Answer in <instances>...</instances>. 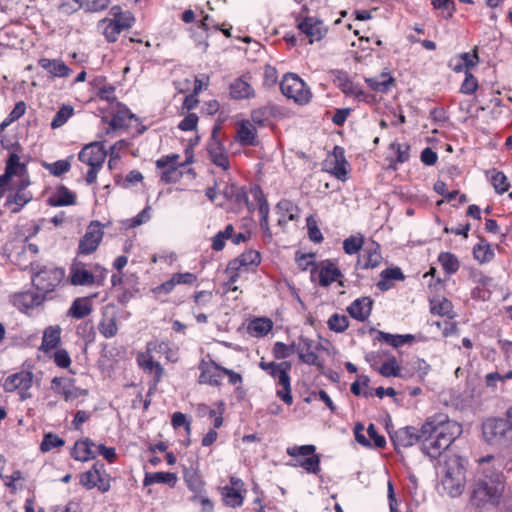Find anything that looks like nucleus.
Masks as SVG:
<instances>
[{"instance_id":"obj_53","label":"nucleus","mask_w":512,"mask_h":512,"mask_svg":"<svg viewBox=\"0 0 512 512\" xmlns=\"http://www.w3.org/2000/svg\"><path fill=\"white\" fill-rule=\"evenodd\" d=\"M73 113L74 110L71 106H62L53 117L51 127L53 129H56L63 126L67 122V120L73 115Z\"/></svg>"},{"instance_id":"obj_26","label":"nucleus","mask_w":512,"mask_h":512,"mask_svg":"<svg viewBox=\"0 0 512 512\" xmlns=\"http://www.w3.org/2000/svg\"><path fill=\"white\" fill-rule=\"evenodd\" d=\"M365 82L375 92L388 93L395 84V79L388 72H382L374 77L365 78Z\"/></svg>"},{"instance_id":"obj_32","label":"nucleus","mask_w":512,"mask_h":512,"mask_svg":"<svg viewBox=\"0 0 512 512\" xmlns=\"http://www.w3.org/2000/svg\"><path fill=\"white\" fill-rule=\"evenodd\" d=\"M254 95V89L242 78H237L230 84V96L233 99H249L254 97Z\"/></svg>"},{"instance_id":"obj_47","label":"nucleus","mask_w":512,"mask_h":512,"mask_svg":"<svg viewBox=\"0 0 512 512\" xmlns=\"http://www.w3.org/2000/svg\"><path fill=\"white\" fill-rule=\"evenodd\" d=\"M71 456L77 461L86 462L90 459H94L96 454L87 453V441L85 438L75 442L71 450Z\"/></svg>"},{"instance_id":"obj_64","label":"nucleus","mask_w":512,"mask_h":512,"mask_svg":"<svg viewBox=\"0 0 512 512\" xmlns=\"http://www.w3.org/2000/svg\"><path fill=\"white\" fill-rule=\"evenodd\" d=\"M308 236L314 243H321L323 235L318 228L317 222L310 216L307 218Z\"/></svg>"},{"instance_id":"obj_33","label":"nucleus","mask_w":512,"mask_h":512,"mask_svg":"<svg viewBox=\"0 0 512 512\" xmlns=\"http://www.w3.org/2000/svg\"><path fill=\"white\" fill-rule=\"evenodd\" d=\"M32 200V194L27 191H17L6 198L5 206L11 209L12 213H18Z\"/></svg>"},{"instance_id":"obj_39","label":"nucleus","mask_w":512,"mask_h":512,"mask_svg":"<svg viewBox=\"0 0 512 512\" xmlns=\"http://www.w3.org/2000/svg\"><path fill=\"white\" fill-rule=\"evenodd\" d=\"M249 192L253 196L255 202L258 205L260 219L268 218L269 204L261 187L258 184H254L250 187Z\"/></svg>"},{"instance_id":"obj_19","label":"nucleus","mask_w":512,"mask_h":512,"mask_svg":"<svg viewBox=\"0 0 512 512\" xmlns=\"http://www.w3.org/2000/svg\"><path fill=\"white\" fill-rule=\"evenodd\" d=\"M199 368L201 370L199 383L208 384L213 387H218L221 385V368H224L223 366L217 364L215 361H211L210 363L202 362Z\"/></svg>"},{"instance_id":"obj_10","label":"nucleus","mask_w":512,"mask_h":512,"mask_svg":"<svg viewBox=\"0 0 512 512\" xmlns=\"http://www.w3.org/2000/svg\"><path fill=\"white\" fill-rule=\"evenodd\" d=\"M103 234L101 223L99 221H92L79 241L78 253L90 255L95 252L102 241Z\"/></svg>"},{"instance_id":"obj_46","label":"nucleus","mask_w":512,"mask_h":512,"mask_svg":"<svg viewBox=\"0 0 512 512\" xmlns=\"http://www.w3.org/2000/svg\"><path fill=\"white\" fill-rule=\"evenodd\" d=\"M273 327V323L268 318H256L249 325V330L257 337L267 335Z\"/></svg>"},{"instance_id":"obj_54","label":"nucleus","mask_w":512,"mask_h":512,"mask_svg":"<svg viewBox=\"0 0 512 512\" xmlns=\"http://www.w3.org/2000/svg\"><path fill=\"white\" fill-rule=\"evenodd\" d=\"M65 444V441L60 438L57 434L46 433L40 445L42 452H48L53 448L61 447Z\"/></svg>"},{"instance_id":"obj_13","label":"nucleus","mask_w":512,"mask_h":512,"mask_svg":"<svg viewBox=\"0 0 512 512\" xmlns=\"http://www.w3.org/2000/svg\"><path fill=\"white\" fill-rule=\"evenodd\" d=\"M51 389L55 394L61 395L65 401H73L87 392L76 387L74 380L67 377H54L51 381Z\"/></svg>"},{"instance_id":"obj_7","label":"nucleus","mask_w":512,"mask_h":512,"mask_svg":"<svg viewBox=\"0 0 512 512\" xmlns=\"http://www.w3.org/2000/svg\"><path fill=\"white\" fill-rule=\"evenodd\" d=\"M282 94L293 99L295 103L300 105L307 104L311 99V91L307 84L294 73H287L280 82Z\"/></svg>"},{"instance_id":"obj_62","label":"nucleus","mask_w":512,"mask_h":512,"mask_svg":"<svg viewBox=\"0 0 512 512\" xmlns=\"http://www.w3.org/2000/svg\"><path fill=\"white\" fill-rule=\"evenodd\" d=\"M172 426L177 429L179 427H184L187 434L191 432V421L188 417L182 412H175L172 415L171 419Z\"/></svg>"},{"instance_id":"obj_63","label":"nucleus","mask_w":512,"mask_h":512,"mask_svg":"<svg viewBox=\"0 0 512 512\" xmlns=\"http://www.w3.org/2000/svg\"><path fill=\"white\" fill-rule=\"evenodd\" d=\"M295 345H286L283 342H276L273 347V354L277 359L289 357L294 352Z\"/></svg>"},{"instance_id":"obj_60","label":"nucleus","mask_w":512,"mask_h":512,"mask_svg":"<svg viewBox=\"0 0 512 512\" xmlns=\"http://www.w3.org/2000/svg\"><path fill=\"white\" fill-rule=\"evenodd\" d=\"M363 246V238L350 236L343 241V249L346 254L353 255L358 253Z\"/></svg>"},{"instance_id":"obj_37","label":"nucleus","mask_w":512,"mask_h":512,"mask_svg":"<svg viewBox=\"0 0 512 512\" xmlns=\"http://www.w3.org/2000/svg\"><path fill=\"white\" fill-rule=\"evenodd\" d=\"M98 28L102 30L105 39L109 43L116 42L121 32L124 31V29H122L118 24L112 22L109 18L100 20Z\"/></svg>"},{"instance_id":"obj_42","label":"nucleus","mask_w":512,"mask_h":512,"mask_svg":"<svg viewBox=\"0 0 512 512\" xmlns=\"http://www.w3.org/2000/svg\"><path fill=\"white\" fill-rule=\"evenodd\" d=\"M5 171L12 176H24V174H27L26 165L20 162V157L16 153L9 154L6 160Z\"/></svg>"},{"instance_id":"obj_9","label":"nucleus","mask_w":512,"mask_h":512,"mask_svg":"<svg viewBox=\"0 0 512 512\" xmlns=\"http://www.w3.org/2000/svg\"><path fill=\"white\" fill-rule=\"evenodd\" d=\"M80 484L87 490L97 488L101 493H106L111 488V477L105 469L104 463L97 461L90 470L80 475Z\"/></svg>"},{"instance_id":"obj_31","label":"nucleus","mask_w":512,"mask_h":512,"mask_svg":"<svg viewBox=\"0 0 512 512\" xmlns=\"http://www.w3.org/2000/svg\"><path fill=\"white\" fill-rule=\"evenodd\" d=\"M257 131L249 121H242L237 130L236 140L242 146L256 145Z\"/></svg>"},{"instance_id":"obj_25","label":"nucleus","mask_w":512,"mask_h":512,"mask_svg":"<svg viewBox=\"0 0 512 512\" xmlns=\"http://www.w3.org/2000/svg\"><path fill=\"white\" fill-rule=\"evenodd\" d=\"M38 65L47 71L51 77L65 78L72 73V70L61 59L41 58Z\"/></svg>"},{"instance_id":"obj_1","label":"nucleus","mask_w":512,"mask_h":512,"mask_svg":"<svg viewBox=\"0 0 512 512\" xmlns=\"http://www.w3.org/2000/svg\"><path fill=\"white\" fill-rule=\"evenodd\" d=\"M493 458L487 455L478 460L480 468L469 486V503L479 512H493L504 501L506 483L503 474L486 466Z\"/></svg>"},{"instance_id":"obj_61","label":"nucleus","mask_w":512,"mask_h":512,"mask_svg":"<svg viewBox=\"0 0 512 512\" xmlns=\"http://www.w3.org/2000/svg\"><path fill=\"white\" fill-rule=\"evenodd\" d=\"M478 89V81L470 71H465V79L461 85L460 92L466 95L473 94Z\"/></svg>"},{"instance_id":"obj_14","label":"nucleus","mask_w":512,"mask_h":512,"mask_svg":"<svg viewBox=\"0 0 512 512\" xmlns=\"http://www.w3.org/2000/svg\"><path fill=\"white\" fill-rule=\"evenodd\" d=\"M318 277L319 285L328 287L334 281L342 277L340 269L331 261H323L311 270V278Z\"/></svg>"},{"instance_id":"obj_21","label":"nucleus","mask_w":512,"mask_h":512,"mask_svg":"<svg viewBox=\"0 0 512 512\" xmlns=\"http://www.w3.org/2000/svg\"><path fill=\"white\" fill-rule=\"evenodd\" d=\"M372 305L370 297L357 298L347 307V312L353 319L363 322L370 316Z\"/></svg>"},{"instance_id":"obj_52","label":"nucleus","mask_w":512,"mask_h":512,"mask_svg":"<svg viewBox=\"0 0 512 512\" xmlns=\"http://www.w3.org/2000/svg\"><path fill=\"white\" fill-rule=\"evenodd\" d=\"M327 324L330 330L342 333L349 327V320L347 316L335 313L330 316Z\"/></svg>"},{"instance_id":"obj_40","label":"nucleus","mask_w":512,"mask_h":512,"mask_svg":"<svg viewBox=\"0 0 512 512\" xmlns=\"http://www.w3.org/2000/svg\"><path fill=\"white\" fill-rule=\"evenodd\" d=\"M376 339L378 341L386 342L392 347L398 348L406 343L412 342L414 340V336L411 334L393 335L383 331H378Z\"/></svg>"},{"instance_id":"obj_27","label":"nucleus","mask_w":512,"mask_h":512,"mask_svg":"<svg viewBox=\"0 0 512 512\" xmlns=\"http://www.w3.org/2000/svg\"><path fill=\"white\" fill-rule=\"evenodd\" d=\"M75 202V193L64 185L59 186L47 200L48 205L51 207L69 206L75 204Z\"/></svg>"},{"instance_id":"obj_24","label":"nucleus","mask_w":512,"mask_h":512,"mask_svg":"<svg viewBox=\"0 0 512 512\" xmlns=\"http://www.w3.org/2000/svg\"><path fill=\"white\" fill-rule=\"evenodd\" d=\"M261 262V256L258 251L248 250L243 252L238 258L230 261L227 270H248V267H256Z\"/></svg>"},{"instance_id":"obj_8","label":"nucleus","mask_w":512,"mask_h":512,"mask_svg":"<svg viewBox=\"0 0 512 512\" xmlns=\"http://www.w3.org/2000/svg\"><path fill=\"white\" fill-rule=\"evenodd\" d=\"M65 270L52 265H45L38 268L33 274V285L39 292L44 294L52 292L63 281Z\"/></svg>"},{"instance_id":"obj_59","label":"nucleus","mask_w":512,"mask_h":512,"mask_svg":"<svg viewBox=\"0 0 512 512\" xmlns=\"http://www.w3.org/2000/svg\"><path fill=\"white\" fill-rule=\"evenodd\" d=\"M316 447L311 444L307 445H301V446H294V447H288L286 450V453L294 458L300 457V456H311L315 454Z\"/></svg>"},{"instance_id":"obj_56","label":"nucleus","mask_w":512,"mask_h":512,"mask_svg":"<svg viewBox=\"0 0 512 512\" xmlns=\"http://www.w3.org/2000/svg\"><path fill=\"white\" fill-rule=\"evenodd\" d=\"M272 113L271 108L268 106L260 107L257 109H254L251 112V120L254 124H257L259 126H264L266 122L270 119Z\"/></svg>"},{"instance_id":"obj_48","label":"nucleus","mask_w":512,"mask_h":512,"mask_svg":"<svg viewBox=\"0 0 512 512\" xmlns=\"http://www.w3.org/2000/svg\"><path fill=\"white\" fill-rule=\"evenodd\" d=\"M100 334L106 339L114 337L118 332V326L115 318L104 317L98 324Z\"/></svg>"},{"instance_id":"obj_22","label":"nucleus","mask_w":512,"mask_h":512,"mask_svg":"<svg viewBox=\"0 0 512 512\" xmlns=\"http://www.w3.org/2000/svg\"><path fill=\"white\" fill-rule=\"evenodd\" d=\"M298 28L310 38V42L322 39L327 32L323 22L313 17L304 18Z\"/></svg>"},{"instance_id":"obj_58","label":"nucleus","mask_w":512,"mask_h":512,"mask_svg":"<svg viewBox=\"0 0 512 512\" xmlns=\"http://www.w3.org/2000/svg\"><path fill=\"white\" fill-rule=\"evenodd\" d=\"M458 60H460L463 63V66L466 67V71H470L472 68L476 67L479 63V56H478V47L476 46L472 53L465 52L461 53L458 56Z\"/></svg>"},{"instance_id":"obj_3","label":"nucleus","mask_w":512,"mask_h":512,"mask_svg":"<svg viewBox=\"0 0 512 512\" xmlns=\"http://www.w3.org/2000/svg\"><path fill=\"white\" fill-rule=\"evenodd\" d=\"M440 472L444 490L451 497L461 495L466 481L463 459L456 455L449 457L440 465Z\"/></svg>"},{"instance_id":"obj_18","label":"nucleus","mask_w":512,"mask_h":512,"mask_svg":"<svg viewBox=\"0 0 512 512\" xmlns=\"http://www.w3.org/2000/svg\"><path fill=\"white\" fill-rule=\"evenodd\" d=\"M243 487V481L237 477H230V485H226L222 488V495L224 503L230 507H239L243 504V496L241 494V488Z\"/></svg>"},{"instance_id":"obj_43","label":"nucleus","mask_w":512,"mask_h":512,"mask_svg":"<svg viewBox=\"0 0 512 512\" xmlns=\"http://www.w3.org/2000/svg\"><path fill=\"white\" fill-rule=\"evenodd\" d=\"M336 85L346 96L354 97L359 87L355 84L345 72H339L336 77Z\"/></svg>"},{"instance_id":"obj_41","label":"nucleus","mask_w":512,"mask_h":512,"mask_svg":"<svg viewBox=\"0 0 512 512\" xmlns=\"http://www.w3.org/2000/svg\"><path fill=\"white\" fill-rule=\"evenodd\" d=\"M438 261L448 276L455 274L459 270L460 262L451 252H441L438 255Z\"/></svg>"},{"instance_id":"obj_15","label":"nucleus","mask_w":512,"mask_h":512,"mask_svg":"<svg viewBox=\"0 0 512 512\" xmlns=\"http://www.w3.org/2000/svg\"><path fill=\"white\" fill-rule=\"evenodd\" d=\"M214 129L211 139L207 144V153L210 161L223 170L230 168L229 156L223 144L215 137Z\"/></svg>"},{"instance_id":"obj_30","label":"nucleus","mask_w":512,"mask_h":512,"mask_svg":"<svg viewBox=\"0 0 512 512\" xmlns=\"http://www.w3.org/2000/svg\"><path fill=\"white\" fill-rule=\"evenodd\" d=\"M61 341V328L58 325L49 326L44 330L40 349L45 353L57 348Z\"/></svg>"},{"instance_id":"obj_35","label":"nucleus","mask_w":512,"mask_h":512,"mask_svg":"<svg viewBox=\"0 0 512 512\" xmlns=\"http://www.w3.org/2000/svg\"><path fill=\"white\" fill-rule=\"evenodd\" d=\"M177 482V476L175 473L172 472H152V473H146L143 485L149 486L155 483H163L167 484L170 487H174Z\"/></svg>"},{"instance_id":"obj_29","label":"nucleus","mask_w":512,"mask_h":512,"mask_svg":"<svg viewBox=\"0 0 512 512\" xmlns=\"http://www.w3.org/2000/svg\"><path fill=\"white\" fill-rule=\"evenodd\" d=\"M333 156L334 166L331 172L338 180L345 181L348 175L347 166L349 164L345 159L344 149L340 146H335L333 150Z\"/></svg>"},{"instance_id":"obj_17","label":"nucleus","mask_w":512,"mask_h":512,"mask_svg":"<svg viewBox=\"0 0 512 512\" xmlns=\"http://www.w3.org/2000/svg\"><path fill=\"white\" fill-rule=\"evenodd\" d=\"M421 437L422 427L420 429H416L413 426H406L395 431L394 434L391 435V440L396 448H407L417 442H421Z\"/></svg>"},{"instance_id":"obj_16","label":"nucleus","mask_w":512,"mask_h":512,"mask_svg":"<svg viewBox=\"0 0 512 512\" xmlns=\"http://www.w3.org/2000/svg\"><path fill=\"white\" fill-rule=\"evenodd\" d=\"M105 158L106 152L99 142H93L84 146L78 155V159L89 167H102Z\"/></svg>"},{"instance_id":"obj_11","label":"nucleus","mask_w":512,"mask_h":512,"mask_svg":"<svg viewBox=\"0 0 512 512\" xmlns=\"http://www.w3.org/2000/svg\"><path fill=\"white\" fill-rule=\"evenodd\" d=\"M180 156L178 154H171L162 156L156 161V167L161 170V180L165 183H175L179 181L181 173L178 167H182L178 163Z\"/></svg>"},{"instance_id":"obj_57","label":"nucleus","mask_w":512,"mask_h":512,"mask_svg":"<svg viewBox=\"0 0 512 512\" xmlns=\"http://www.w3.org/2000/svg\"><path fill=\"white\" fill-rule=\"evenodd\" d=\"M491 183L498 194H503L504 192L508 191V179L503 172H494V174L491 177Z\"/></svg>"},{"instance_id":"obj_49","label":"nucleus","mask_w":512,"mask_h":512,"mask_svg":"<svg viewBox=\"0 0 512 512\" xmlns=\"http://www.w3.org/2000/svg\"><path fill=\"white\" fill-rule=\"evenodd\" d=\"M390 150H392L396 155V159L391 162V166L396 163L402 164L409 160L410 146L407 143L392 142L390 144Z\"/></svg>"},{"instance_id":"obj_51","label":"nucleus","mask_w":512,"mask_h":512,"mask_svg":"<svg viewBox=\"0 0 512 512\" xmlns=\"http://www.w3.org/2000/svg\"><path fill=\"white\" fill-rule=\"evenodd\" d=\"M43 166L51 175L60 177L70 170L71 163L68 159H61L53 163H44Z\"/></svg>"},{"instance_id":"obj_55","label":"nucleus","mask_w":512,"mask_h":512,"mask_svg":"<svg viewBox=\"0 0 512 512\" xmlns=\"http://www.w3.org/2000/svg\"><path fill=\"white\" fill-rule=\"evenodd\" d=\"M379 373L384 377L400 376V367L395 357L385 361L379 368Z\"/></svg>"},{"instance_id":"obj_23","label":"nucleus","mask_w":512,"mask_h":512,"mask_svg":"<svg viewBox=\"0 0 512 512\" xmlns=\"http://www.w3.org/2000/svg\"><path fill=\"white\" fill-rule=\"evenodd\" d=\"M70 282L75 286H90L95 284L96 275L86 270L82 263H73L70 267Z\"/></svg>"},{"instance_id":"obj_5","label":"nucleus","mask_w":512,"mask_h":512,"mask_svg":"<svg viewBox=\"0 0 512 512\" xmlns=\"http://www.w3.org/2000/svg\"><path fill=\"white\" fill-rule=\"evenodd\" d=\"M168 344L165 342L151 341L146 345V351L137 354L136 360L139 367L146 373L153 374L152 386L150 389L156 388L161 381L164 369L160 363L155 362L152 357V352H166Z\"/></svg>"},{"instance_id":"obj_12","label":"nucleus","mask_w":512,"mask_h":512,"mask_svg":"<svg viewBox=\"0 0 512 512\" xmlns=\"http://www.w3.org/2000/svg\"><path fill=\"white\" fill-rule=\"evenodd\" d=\"M33 373L30 371L22 370L20 372L9 375L3 384V388L6 392L20 391L21 398L25 399L24 392L28 391L32 387Z\"/></svg>"},{"instance_id":"obj_50","label":"nucleus","mask_w":512,"mask_h":512,"mask_svg":"<svg viewBox=\"0 0 512 512\" xmlns=\"http://www.w3.org/2000/svg\"><path fill=\"white\" fill-rule=\"evenodd\" d=\"M431 5L434 9L441 10L444 19H451L456 11V5L453 0H432Z\"/></svg>"},{"instance_id":"obj_36","label":"nucleus","mask_w":512,"mask_h":512,"mask_svg":"<svg viewBox=\"0 0 512 512\" xmlns=\"http://www.w3.org/2000/svg\"><path fill=\"white\" fill-rule=\"evenodd\" d=\"M473 256L475 260L483 264L492 261L495 253L491 245L484 238H481L480 242L473 247Z\"/></svg>"},{"instance_id":"obj_45","label":"nucleus","mask_w":512,"mask_h":512,"mask_svg":"<svg viewBox=\"0 0 512 512\" xmlns=\"http://www.w3.org/2000/svg\"><path fill=\"white\" fill-rule=\"evenodd\" d=\"M185 482L187 483L188 488L194 493V495L190 498L192 502H196L198 496H201L204 490V483L196 473L186 474Z\"/></svg>"},{"instance_id":"obj_2","label":"nucleus","mask_w":512,"mask_h":512,"mask_svg":"<svg viewBox=\"0 0 512 512\" xmlns=\"http://www.w3.org/2000/svg\"><path fill=\"white\" fill-rule=\"evenodd\" d=\"M461 433L462 426L447 415L430 417L422 425L421 450L431 459H437Z\"/></svg>"},{"instance_id":"obj_20","label":"nucleus","mask_w":512,"mask_h":512,"mask_svg":"<svg viewBox=\"0 0 512 512\" xmlns=\"http://www.w3.org/2000/svg\"><path fill=\"white\" fill-rule=\"evenodd\" d=\"M43 301L44 295L32 291L16 293L11 298L12 304L22 312L39 306Z\"/></svg>"},{"instance_id":"obj_44","label":"nucleus","mask_w":512,"mask_h":512,"mask_svg":"<svg viewBox=\"0 0 512 512\" xmlns=\"http://www.w3.org/2000/svg\"><path fill=\"white\" fill-rule=\"evenodd\" d=\"M296 461L294 466L303 468L307 473L317 475L320 472V456L316 453L307 458H298Z\"/></svg>"},{"instance_id":"obj_38","label":"nucleus","mask_w":512,"mask_h":512,"mask_svg":"<svg viewBox=\"0 0 512 512\" xmlns=\"http://www.w3.org/2000/svg\"><path fill=\"white\" fill-rule=\"evenodd\" d=\"M92 312V306L87 298H77L68 310V315L75 319H82Z\"/></svg>"},{"instance_id":"obj_28","label":"nucleus","mask_w":512,"mask_h":512,"mask_svg":"<svg viewBox=\"0 0 512 512\" xmlns=\"http://www.w3.org/2000/svg\"><path fill=\"white\" fill-rule=\"evenodd\" d=\"M118 109L113 114L111 120L109 121V128L106 131V134L110 133V130L122 129L128 126V120L134 118V114L130 112V110L124 105L117 103Z\"/></svg>"},{"instance_id":"obj_34","label":"nucleus","mask_w":512,"mask_h":512,"mask_svg":"<svg viewBox=\"0 0 512 512\" xmlns=\"http://www.w3.org/2000/svg\"><path fill=\"white\" fill-rule=\"evenodd\" d=\"M381 279L377 283V287L381 291H387L392 288L393 280H404L405 276L402 273L401 269L398 267L395 268H387L383 270L380 274Z\"/></svg>"},{"instance_id":"obj_4","label":"nucleus","mask_w":512,"mask_h":512,"mask_svg":"<svg viewBox=\"0 0 512 512\" xmlns=\"http://www.w3.org/2000/svg\"><path fill=\"white\" fill-rule=\"evenodd\" d=\"M259 367L273 379L277 380V385L281 386L280 389L276 390V396L286 405H291L293 403L290 378L291 362H267L262 358L259 362Z\"/></svg>"},{"instance_id":"obj_6","label":"nucleus","mask_w":512,"mask_h":512,"mask_svg":"<svg viewBox=\"0 0 512 512\" xmlns=\"http://www.w3.org/2000/svg\"><path fill=\"white\" fill-rule=\"evenodd\" d=\"M483 436L493 445H506L512 439V423L503 418L488 419L483 423Z\"/></svg>"}]
</instances>
